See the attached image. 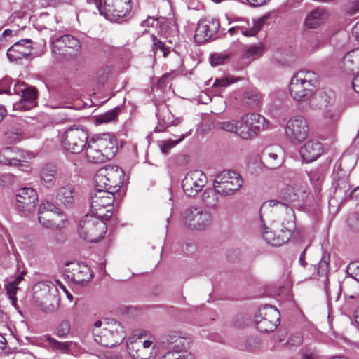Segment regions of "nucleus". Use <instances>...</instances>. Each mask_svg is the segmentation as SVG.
I'll return each instance as SVG.
<instances>
[{"label": "nucleus", "instance_id": "f257e3e1", "mask_svg": "<svg viewBox=\"0 0 359 359\" xmlns=\"http://www.w3.org/2000/svg\"><path fill=\"white\" fill-rule=\"evenodd\" d=\"M268 203L271 207H278L280 217L278 221H274L271 224L270 229L265 225L260 215L259 225L262 229V236L268 244L272 246H280L290 240L295 229L294 212L292 208L276 200H271Z\"/></svg>", "mask_w": 359, "mask_h": 359}, {"label": "nucleus", "instance_id": "f03ea898", "mask_svg": "<svg viewBox=\"0 0 359 359\" xmlns=\"http://www.w3.org/2000/svg\"><path fill=\"white\" fill-rule=\"evenodd\" d=\"M318 83V76L314 72L299 71L291 79L290 95L298 103L308 102L315 95Z\"/></svg>", "mask_w": 359, "mask_h": 359}, {"label": "nucleus", "instance_id": "7ed1b4c3", "mask_svg": "<svg viewBox=\"0 0 359 359\" xmlns=\"http://www.w3.org/2000/svg\"><path fill=\"white\" fill-rule=\"evenodd\" d=\"M93 335L96 343L105 347H113L124 340L126 332L120 322L104 318L95 323Z\"/></svg>", "mask_w": 359, "mask_h": 359}, {"label": "nucleus", "instance_id": "20e7f679", "mask_svg": "<svg viewBox=\"0 0 359 359\" xmlns=\"http://www.w3.org/2000/svg\"><path fill=\"white\" fill-rule=\"evenodd\" d=\"M11 79L5 78L0 82V94H21L18 102L13 104L14 110L27 111L36 106L37 90L34 87H27L25 83H15L13 92L10 89Z\"/></svg>", "mask_w": 359, "mask_h": 359}, {"label": "nucleus", "instance_id": "39448f33", "mask_svg": "<svg viewBox=\"0 0 359 359\" xmlns=\"http://www.w3.org/2000/svg\"><path fill=\"white\" fill-rule=\"evenodd\" d=\"M57 284L51 281L36 283L33 287V297L35 302L46 313L55 311L60 304Z\"/></svg>", "mask_w": 359, "mask_h": 359}, {"label": "nucleus", "instance_id": "423d86ee", "mask_svg": "<svg viewBox=\"0 0 359 359\" xmlns=\"http://www.w3.org/2000/svg\"><path fill=\"white\" fill-rule=\"evenodd\" d=\"M123 171L116 165H108L98 170L94 177L95 190L118 191L123 182Z\"/></svg>", "mask_w": 359, "mask_h": 359}, {"label": "nucleus", "instance_id": "0eeeda50", "mask_svg": "<svg viewBox=\"0 0 359 359\" xmlns=\"http://www.w3.org/2000/svg\"><path fill=\"white\" fill-rule=\"evenodd\" d=\"M104 220L93 214L83 217L77 229L79 236L88 242H98L107 231V228Z\"/></svg>", "mask_w": 359, "mask_h": 359}, {"label": "nucleus", "instance_id": "6e6552de", "mask_svg": "<svg viewBox=\"0 0 359 359\" xmlns=\"http://www.w3.org/2000/svg\"><path fill=\"white\" fill-rule=\"evenodd\" d=\"M182 221L184 225L190 229L204 231L211 226L212 214L205 208L191 205L182 212Z\"/></svg>", "mask_w": 359, "mask_h": 359}, {"label": "nucleus", "instance_id": "1a4fd4ad", "mask_svg": "<svg viewBox=\"0 0 359 359\" xmlns=\"http://www.w3.org/2000/svg\"><path fill=\"white\" fill-rule=\"evenodd\" d=\"M243 184L241 175L233 170H226L218 173L213 181V187L222 196L235 194Z\"/></svg>", "mask_w": 359, "mask_h": 359}, {"label": "nucleus", "instance_id": "9d476101", "mask_svg": "<svg viewBox=\"0 0 359 359\" xmlns=\"http://www.w3.org/2000/svg\"><path fill=\"white\" fill-rule=\"evenodd\" d=\"M88 139L87 130L80 125L67 128L61 137L62 147L72 154L81 153L86 146Z\"/></svg>", "mask_w": 359, "mask_h": 359}, {"label": "nucleus", "instance_id": "9b49d317", "mask_svg": "<svg viewBox=\"0 0 359 359\" xmlns=\"http://www.w3.org/2000/svg\"><path fill=\"white\" fill-rule=\"evenodd\" d=\"M114 194L111 191L95 190L90 197V210L100 219L108 220L112 216L111 206L114 202Z\"/></svg>", "mask_w": 359, "mask_h": 359}, {"label": "nucleus", "instance_id": "f8f14e48", "mask_svg": "<svg viewBox=\"0 0 359 359\" xmlns=\"http://www.w3.org/2000/svg\"><path fill=\"white\" fill-rule=\"evenodd\" d=\"M168 351L161 359H192L188 353L189 340L176 331L167 334L165 342Z\"/></svg>", "mask_w": 359, "mask_h": 359}, {"label": "nucleus", "instance_id": "ddd939ff", "mask_svg": "<svg viewBox=\"0 0 359 359\" xmlns=\"http://www.w3.org/2000/svg\"><path fill=\"white\" fill-rule=\"evenodd\" d=\"M285 134L286 138L292 144H300L309 134L307 119L302 115L291 117L286 123Z\"/></svg>", "mask_w": 359, "mask_h": 359}, {"label": "nucleus", "instance_id": "4468645a", "mask_svg": "<svg viewBox=\"0 0 359 359\" xmlns=\"http://www.w3.org/2000/svg\"><path fill=\"white\" fill-rule=\"evenodd\" d=\"M280 313L271 306L265 305L256 312L255 323L261 332H271L275 330L279 321Z\"/></svg>", "mask_w": 359, "mask_h": 359}, {"label": "nucleus", "instance_id": "2eb2a0df", "mask_svg": "<svg viewBox=\"0 0 359 359\" xmlns=\"http://www.w3.org/2000/svg\"><path fill=\"white\" fill-rule=\"evenodd\" d=\"M80 48V41L69 34L53 39L51 41L52 53L57 60L69 57L72 55V51L78 52Z\"/></svg>", "mask_w": 359, "mask_h": 359}, {"label": "nucleus", "instance_id": "dca6fc26", "mask_svg": "<svg viewBox=\"0 0 359 359\" xmlns=\"http://www.w3.org/2000/svg\"><path fill=\"white\" fill-rule=\"evenodd\" d=\"M37 202L36 191L30 187H23L15 195V208L21 215L27 216L35 210Z\"/></svg>", "mask_w": 359, "mask_h": 359}, {"label": "nucleus", "instance_id": "f3484780", "mask_svg": "<svg viewBox=\"0 0 359 359\" xmlns=\"http://www.w3.org/2000/svg\"><path fill=\"white\" fill-rule=\"evenodd\" d=\"M132 9L131 0H104L101 15L111 21L128 17Z\"/></svg>", "mask_w": 359, "mask_h": 359}, {"label": "nucleus", "instance_id": "a211bd4d", "mask_svg": "<svg viewBox=\"0 0 359 359\" xmlns=\"http://www.w3.org/2000/svg\"><path fill=\"white\" fill-rule=\"evenodd\" d=\"M344 290L345 297L349 299H356L359 297V284L352 278L345 280L341 286L328 285L325 286V290L327 295L328 305H332L333 300L337 302L340 295L339 290Z\"/></svg>", "mask_w": 359, "mask_h": 359}, {"label": "nucleus", "instance_id": "6ab92c4d", "mask_svg": "<svg viewBox=\"0 0 359 359\" xmlns=\"http://www.w3.org/2000/svg\"><path fill=\"white\" fill-rule=\"evenodd\" d=\"M207 183L206 175L201 170L189 172L182 182L184 192L189 196H195Z\"/></svg>", "mask_w": 359, "mask_h": 359}, {"label": "nucleus", "instance_id": "aec40b11", "mask_svg": "<svg viewBox=\"0 0 359 359\" xmlns=\"http://www.w3.org/2000/svg\"><path fill=\"white\" fill-rule=\"evenodd\" d=\"M220 27V23L217 19L206 18L198 22L196 29L194 39L198 43H203L217 36Z\"/></svg>", "mask_w": 359, "mask_h": 359}, {"label": "nucleus", "instance_id": "412c9836", "mask_svg": "<svg viewBox=\"0 0 359 359\" xmlns=\"http://www.w3.org/2000/svg\"><path fill=\"white\" fill-rule=\"evenodd\" d=\"M266 19L265 17H262L251 22L245 19L236 20L232 22L233 26L229 29L228 33L231 36L241 33L245 36H254L262 29Z\"/></svg>", "mask_w": 359, "mask_h": 359}, {"label": "nucleus", "instance_id": "4be33fe9", "mask_svg": "<svg viewBox=\"0 0 359 359\" xmlns=\"http://www.w3.org/2000/svg\"><path fill=\"white\" fill-rule=\"evenodd\" d=\"M65 273L69 279L78 284L89 282L93 278L90 267L83 262L68 263L65 269Z\"/></svg>", "mask_w": 359, "mask_h": 359}, {"label": "nucleus", "instance_id": "5701e85b", "mask_svg": "<svg viewBox=\"0 0 359 359\" xmlns=\"http://www.w3.org/2000/svg\"><path fill=\"white\" fill-rule=\"evenodd\" d=\"M90 140L102 151L106 156L111 158L117 151V142L114 135L110 133H102L94 135Z\"/></svg>", "mask_w": 359, "mask_h": 359}, {"label": "nucleus", "instance_id": "b1692460", "mask_svg": "<svg viewBox=\"0 0 359 359\" xmlns=\"http://www.w3.org/2000/svg\"><path fill=\"white\" fill-rule=\"evenodd\" d=\"M322 144L317 140H308L300 149L299 154L302 161L305 163H311L316 161L323 154Z\"/></svg>", "mask_w": 359, "mask_h": 359}, {"label": "nucleus", "instance_id": "393cba45", "mask_svg": "<svg viewBox=\"0 0 359 359\" xmlns=\"http://www.w3.org/2000/svg\"><path fill=\"white\" fill-rule=\"evenodd\" d=\"M32 50V41L25 39L15 42L8 50L7 57L11 61L28 57Z\"/></svg>", "mask_w": 359, "mask_h": 359}, {"label": "nucleus", "instance_id": "a878e982", "mask_svg": "<svg viewBox=\"0 0 359 359\" xmlns=\"http://www.w3.org/2000/svg\"><path fill=\"white\" fill-rule=\"evenodd\" d=\"M156 114L158 120L159 127L162 128H156V131H162L169 126H177L181 122L180 118H174L172 114L165 104H159L157 107Z\"/></svg>", "mask_w": 359, "mask_h": 359}, {"label": "nucleus", "instance_id": "bb28decb", "mask_svg": "<svg viewBox=\"0 0 359 359\" xmlns=\"http://www.w3.org/2000/svg\"><path fill=\"white\" fill-rule=\"evenodd\" d=\"M328 18L329 13L327 11L317 8L306 15L304 25L307 29H317L323 25Z\"/></svg>", "mask_w": 359, "mask_h": 359}, {"label": "nucleus", "instance_id": "cd10ccee", "mask_svg": "<svg viewBox=\"0 0 359 359\" xmlns=\"http://www.w3.org/2000/svg\"><path fill=\"white\" fill-rule=\"evenodd\" d=\"M242 123L246 124L253 137L265 127L266 119L259 114H245L241 116Z\"/></svg>", "mask_w": 359, "mask_h": 359}, {"label": "nucleus", "instance_id": "c85d7f7f", "mask_svg": "<svg viewBox=\"0 0 359 359\" xmlns=\"http://www.w3.org/2000/svg\"><path fill=\"white\" fill-rule=\"evenodd\" d=\"M133 338L142 342V347L147 350L149 357L154 358L158 353V348L156 347L155 337L149 334L148 331L140 330H136L133 334Z\"/></svg>", "mask_w": 359, "mask_h": 359}, {"label": "nucleus", "instance_id": "c756f323", "mask_svg": "<svg viewBox=\"0 0 359 359\" xmlns=\"http://www.w3.org/2000/svg\"><path fill=\"white\" fill-rule=\"evenodd\" d=\"M322 98H325V100L327 102L325 107L327 108L323 113V120L327 127L333 128L339 119L340 111L334 106V100L332 97L325 95L322 96Z\"/></svg>", "mask_w": 359, "mask_h": 359}, {"label": "nucleus", "instance_id": "7c9ffc66", "mask_svg": "<svg viewBox=\"0 0 359 359\" xmlns=\"http://www.w3.org/2000/svg\"><path fill=\"white\" fill-rule=\"evenodd\" d=\"M62 214H56V212H46L41 214L39 212V223L49 229H59L62 226L65 219Z\"/></svg>", "mask_w": 359, "mask_h": 359}, {"label": "nucleus", "instance_id": "2f4dec72", "mask_svg": "<svg viewBox=\"0 0 359 359\" xmlns=\"http://www.w3.org/2000/svg\"><path fill=\"white\" fill-rule=\"evenodd\" d=\"M128 354L133 359H150L147 350L142 347L141 341L136 340L133 336L130 338V341L127 344Z\"/></svg>", "mask_w": 359, "mask_h": 359}, {"label": "nucleus", "instance_id": "473e14b6", "mask_svg": "<svg viewBox=\"0 0 359 359\" xmlns=\"http://www.w3.org/2000/svg\"><path fill=\"white\" fill-rule=\"evenodd\" d=\"M283 149L279 146L266 147L263 151V156L272 167L278 166L282 163Z\"/></svg>", "mask_w": 359, "mask_h": 359}, {"label": "nucleus", "instance_id": "72a5a7b5", "mask_svg": "<svg viewBox=\"0 0 359 359\" xmlns=\"http://www.w3.org/2000/svg\"><path fill=\"white\" fill-rule=\"evenodd\" d=\"M219 195L214 187L205 189L201 194V201L206 208L216 210L219 203Z\"/></svg>", "mask_w": 359, "mask_h": 359}, {"label": "nucleus", "instance_id": "f704fd0d", "mask_svg": "<svg viewBox=\"0 0 359 359\" xmlns=\"http://www.w3.org/2000/svg\"><path fill=\"white\" fill-rule=\"evenodd\" d=\"M86 156L88 161L93 163H101L105 162L108 159H110L108 156H106V154L99 149L90 140H89L86 147Z\"/></svg>", "mask_w": 359, "mask_h": 359}, {"label": "nucleus", "instance_id": "c9c22d12", "mask_svg": "<svg viewBox=\"0 0 359 359\" xmlns=\"http://www.w3.org/2000/svg\"><path fill=\"white\" fill-rule=\"evenodd\" d=\"M76 192L71 184L60 187L57 194V200L65 206H69L74 203Z\"/></svg>", "mask_w": 359, "mask_h": 359}, {"label": "nucleus", "instance_id": "e433bc0d", "mask_svg": "<svg viewBox=\"0 0 359 359\" xmlns=\"http://www.w3.org/2000/svg\"><path fill=\"white\" fill-rule=\"evenodd\" d=\"M282 197L287 203H298L304 201L307 197V194L304 190L288 187L282 192Z\"/></svg>", "mask_w": 359, "mask_h": 359}, {"label": "nucleus", "instance_id": "4c0bfd02", "mask_svg": "<svg viewBox=\"0 0 359 359\" xmlns=\"http://www.w3.org/2000/svg\"><path fill=\"white\" fill-rule=\"evenodd\" d=\"M56 168L51 164L45 165L41 171V180L44 182L46 187H51L55 185Z\"/></svg>", "mask_w": 359, "mask_h": 359}, {"label": "nucleus", "instance_id": "58836bf2", "mask_svg": "<svg viewBox=\"0 0 359 359\" xmlns=\"http://www.w3.org/2000/svg\"><path fill=\"white\" fill-rule=\"evenodd\" d=\"M343 65L346 70L353 71L355 68L359 69L358 49L348 53L343 58Z\"/></svg>", "mask_w": 359, "mask_h": 359}, {"label": "nucleus", "instance_id": "ea45409f", "mask_svg": "<svg viewBox=\"0 0 359 359\" xmlns=\"http://www.w3.org/2000/svg\"><path fill=\"white\" fill-rule=\"evenodd\" d=\"M114 67L111 65H105L99 68L95 76V81L100 85H104L112 73Z\"/></svg>", "mask_w": 359, "mask_h": 359}, {"label": "nucleus", "instance_id": "a19ab883", "mask_svg": "<svg viewBox=\"0 0 359 359\" xmlns=\"http://www.w3.org/2000/svg\"><path fill=\"white\" fill-rule=\"evenodd\" d=\"M350 186L345 180H339L334 192V197L341 202L348 198Z\"/></svg>", "mask_w": 359, "mask_h": 359}, {"label": "nucleus", "instance_id": "79ce46f5", "mask_svg": "<svg viewBox=\"0 0 359 359\" xmlns=\"http://www.w3.org/2000/svg\"><path fill=\"white\" fill-rule=\"evenodd\" d=\"M261 99L262 95L259 93L253 90L245 91L243 95L242 102L250 107H256Z\"/></svg>", "mask_w": 359, "mask_h": 359}, {"label": "nucleus", "instance_id": "37998d69", "mask_svg": "<svg viewBox=\"0 0 359 359\" xmlns=\"http://www.w3.org/2000/svg\"><path fill=\"white\" fill-rule=\"evenodd\" d=\"M119 111V107H116L110 111L96 116V122L101 124L116 121Z\"/></svg>", "mask_w": 359, "mask_h": 359}, {"label": "nucleus", "instance_id": "c03bdc74", "mask_svg": "<svg viewBox=\"0 0 359 359\" xmlns=\"http://www.w3.org/2000/svg\"><path fill=\"white\" fill-rule=\"evenodd\" d=\"M264 52V46L262 44L251 45L243 53V57L253 60L255 57L262 55Z\"/></svg>", "mask_w": 359, "mask_h": 359}, {"label": "nucleus", "instance_id": "a18cd8bd", "mask_svg": "<svg viewBox=\"0 0 359 359\" xmlns=\"http://www.w3.org/2000/svg\"><path fill=\"white\" fill-rule=\"evenodd\" d=\"M13 147H5L0 151V163L6 165H13Z\"/></svg>", "mask_w": 359, "mask_h": 359}, {"label": "nucleus", "instance_id": "49530a36", "mask_svg": "<svg viewBox=\"0 0 359 359\" xmlns=\"http://www.w3.org/2000/svg\"><path fill=\"white\" fill-rule=\"evenodd\" d=\"M13 155V166L27 167L25 164L22 163L25 162V160L28 158L29 154L14 147Z\"/></svg>", "mask_w": 359, "mask_h": 359}, {"label": "nucleus", "instance_id": "de8ad7c7", "mask_svg": "<svg viewBox=\"0 0 359 359\" xmlns=\"http://www.w3.org/2000/svg\"><path fill=\"white\" fill-rule=\"evenodd\" d=\"M47 341L48 342V344L52 348H53L56 350H59L64 353H65L66 351H67L69 350V346L72 344L71 342H68V341L60 342L53 338H51V337H48Z\"/></svg>", "mask_w": 359, "mask_h": 359}, {"label": "nucleus", "instance_id": "09e8293b", "mask_svg": "<svg viewBox=\"0 0 359 359\" xmlns=\"http://www.w3.org/2000/svg\"><path fill=\"white\" fill-rule=\"evenodd\" d=\"M152 41L154 43L153 49L154 53L160 50L163 53L164 57H166L170 53V48H167L163 42L160 41L155 35H152Z\"/></svg>", "mask_w": 359, "mask_h": 359}, {"label": "nucleus", "instance_id": "8fccbe9b", "mask_svg": "<svg viewBox=\"0 0 359 359\" xmlns=\"http://www.w3.org/2000/svg\"><path fill=\"white\" fill-rule=\"evenodd\" d=\"M330 263V255L326 252H323L320 261L318 263V273L326 275L328 271Z\"/></svg>", "mask_w": 359, "mask_h": 359}, {"label": "nucleus", "instance_id": "3c124183", "mask_svg": "<svg viewBox=\"0 0 359 359\" xmlns=\"http://www.w3.org/2000/svg\"><path fill=\"white\" fill-rule=\"evenodd\" d=\"M237 128V135L241 137L242 139L249 140L254 137L246 124H243V123H242L241 119L238 124Z\"/></svg>", "mask_w": 359, "mask_h": 359}, {"label": "nucleus", "instance_id": "603ef678", "mask_svg": "<svg viewBox=\"0 0 359 359\" xmlns=\"http://www.w3.org/2000/svg\"><path fill=\"white\" fill-rule=\"evenodd\" d=\"M239 123V121L232 120V121H223L219 123V127L222 130L234 133L237 135V128L238 124Z\"/></svg>", "mask_w": 359, "mask_h": 359}, {"label": "nucleus", "instance_id": "864d4df0", "mask_svg": "<svg viewBox=\"0 0 359 359\" xmlns=\"http://www.w3.org/2000/svg\"><path fill=\"white\" fill-rule=\"evenodd\" d=\"M347 273L353 280L359 282V262H351L347 266Z\"/></svg>", "mask_w": 359, "mask_h": 359}, {"label": "nucleus", "instance_id": "5fc2aeb1", "mask_svg": "<svg viewBox=\"0 0 359 359\" xmlns=\"http://www.w3.org/2000/svg\"><path fill=\"white\" fill-rule=\"evenodd\" d=\"M302 359H320L318 352L311 348L305 347L300 352Z\"/></svg>", "mask_w": 359, "mask_h": 359}, {"label": "nucleus", "instance_id": "6e6d98bb", "mask_svg": "<svg viewBox=\"0 0 359 359\" xmlns=\"http://www.w3.org/2000/svg\"><path fill=\"white\" fill-rule=\"evenodd\" d=\"M210 60L212 66H217L224 64L229 60V56L225 54L216 53L212 55Z\"/></svg>", "mask_w": 359, "mask_h": 359}, {"label": "nucleus", "instance_id": "4d7b16f0", "mask_svg": "<svg viewBox=\"0 0 359 359\" xmlns=\"http://www.w3.org/2000/svg\"><path fill=\"white\" fill-rule=\"evenodd\" d=\"M184 135H182L180 138L177 140H168L163 142L161 145V151L164 154L168 153L169 150L175 147L177 144H179L181 141H182L184 138Z\"/></svg>", "mask_w": 359, "mask_h": 359}, {"label": "nucleus", "instance_id": "13d9d810", "mask_svg": "<svg viewBox=\"0 0 359 359\" xmlns=\"http://www.w3.org/2000/svg\"><path fill=\"white\" fill-rule=\"evenodd\" d=\"M308 176L310 179L311 182L316 187H318L320 186V184L323 182V175L318 171L311 172L308 174Z\"/></svg>", "mask_w": 359, "mask_h": 359}, {"label": "nucleus", "instance_id": "bf43d9fd", "mask_svg": "<svg viewBox=\"0 0 359 359\" xmlns=\"http://www.w3.org/2000/svg\"><path fill=\"white\" fill-rule=\"evenodd\" d=\"M302 335L300 333L292 334L289 337V339L287 342V346L288 348L299 346L302 344Z\"/></svg>", "mask_w": 359, "mask_h": 359}, {"label": "nucleus", "instance_id": "052dcab7", "mask_svg": "<svg viewBox=\"0 0 359 359\" xmlns=\"http://www.w3.org/2000/svg\"><path fill=\"white\" fill-rule=\"evenodd\" d=\"M6 290L9 299L15 304L16 302V292L18 290V285L12 282L6 285Z\"/></svg>", "mask_w": 359, "mask_h": 359}, {"label": "nucleus", "instance_id": "680f3d73", "mask_svg": "<svg viewBox=\"0 0 359 359\" xmlns=\"http://www.w3.org/2000/svg\"><path fill=\"white\" fill-rule=\"evenodd\" d=\"M236 80L233 79V77H224L221 79H215L212 86L215 88L218 87H226L230 84L234 83Z\"/></svg>", "mask_w": 359, "mask_h": 359}, {"label": "nucleus", "instance_id": "e2e57ef3", "mask_svg": "<svg viewBox=\"0 0 359 359\" xmlns=\"http://www.w3.org/2000/svg\"><path fill=\"white\" fill-rule=\"evenodd\" d=\"M39 212H40L41 214L42 213H46V212H56V214H60L57 211V208L51 203L46 202L41 204Z\"/></svg>", "mask_w": 359, "mask_h": 359}, {"label": "nucleus", "instance_id": "0e129e2a", "mask_svg": "<svg viewBox=\"0 0 359 359\" xmlns=\"http://www.w3.org/2000/svg\"><path fill=\"white\" fill-rule=\"evenodd\" d=\"M70 331V324L68 321H62L59 325L57 334L60 337H66Z\"/></svg>", "mask_w": 359, "mask_h": 359}, {"label": "nucleus", "instance_id": "69168bd1", "mask_svg": "<svg viewBox=\"0 0 359 359\" xmlns=\"http://www.w3.org/2000/svg\"><path fill=\"white\" fill-rule=\"evenodd\" d=\"M245 347L247 350H255L259 347V340L255 337H249L245 342Z\"/></svg>", "mask_w": 359, "mask_h": 359}, {"label": "nucleus", "instance_id": "338daca9", "mask_svg": "<svg viewBox=\"0 0 359 359\" xmlns=\"http://www.w3.org/2000/svg\"><path fill=\"white\" fill-rule=\"evenodd\" d=\"M156 23V20L155 18H151V17H148L145 20H144L141 23V26L143 27H154Z\"/></svg>", "mask_w": 359, "mask_h": 359}, {"label": "nucleus", "instance_id": "774afa93", "mask_svg": "<svg viewBox=\"0 0 359 359\" xmlns=\"http://www.w3.org/2000/svg\"><path fill=\"white\" fill-rule=\"evenodd\" d=\"M352 34L359 43V21L353 26L352 29Z\"/></svg>", "mask_w": 359, "mask_h": 359}]
</instances>
